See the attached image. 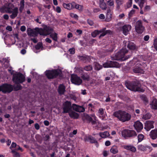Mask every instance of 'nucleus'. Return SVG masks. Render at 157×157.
Masks as SVG:
<instances>
[{
    "instance_id": "1",
    "label": "nucleus",
    "mask_w": 157,
    "mask_h": 157,
    "mask_svg": "<svg viewBox=\"0 0 157 157\" xmlns=\"http://www.w3.org/2000/svg\"><path fill=\"white\" fill-rule=\"evenodd\" d=\"M124 84L128 89L135 92H144V90L141 88V85L140 82L137 80L132 81H126Z\"/></svg>"
},
{
    "instance_id": "2",
    "label": "nucleus",
    "mask_w": 157,
    "mask_h": 157,
    "mask_svg": "<svg viewBox=\"0 0 157 157\" xmlns=\"http://www.w3.org/2000/svg\"><path fill=\"white\" fill-rule=\"evenodd\" d=\"M113 115L122 122L128 121L131 118V114L124 111L120 110L115 111Z\"/></svg>"
},
{
    "instance_id": "3",
    "label": "nucleus",
    "mask_w": 157,
    "mask_h": 157,
    "mask_svg": "<svg viewBox=\"0 0 157 157\" xmlns=\"http://www.w3.org/2000/svg\"><path fill=\"white\" fill-rule=\"evenodd\" d=\"M128 52V50L122 48L117 53H115L112 57V59L116 60H120L121 61H124L128 59L130 57V56H125V55L126 53Z\"/></svg>"
},
{
    "instance_id": "4",
    "label": "nucleus",
    "mask_w": 157,
    "mask_h": 157,
    "mask_svg": "<svg viewBox=\"0 0 157 157\" xmlns=\"http://www.w3.org/2000/svg\"><path fill=\"white\" fill-rule=\"evenodd\" d=\"M45 74L48 79H52L56 78L58 76H61L62 73L60 70L54 69L51 70H46Z\"/></svg>"
},
{
    "instance_id": "5",
    "label": "nucleus",
    "mask_w": 157,
    "mask_h": 157,
    "mask_svg": "<svg viewBox=\"0 0 157 157\" xmlns=\"http://www.w3.org/2000/svg\"><path fill=\"white\" fill-rule=\"evenodd\" d=\"M43 28L38 29V33L42 36H47L50 34L53 31V29L50 26L44 25L43 26Z\"/></svg>"
},
{
    "instance_id": "6",
    "label": "nucleus",
    "mask_w": 157,
    "mask_h": 157,
    "mask_svg": "<svg viewBox=\"0 0 157 157\" xmlns=\"http://www.w3.org/2000/svg\"><path fill=\"white\" fill-rule=\"evenodd\" d=\"M12 80L15 84L22 83L25 81V77L22 73L18 72L13 75Z\"/></svg>"
},
{
    "instance_id": "7",
    "label": "nucleus",
    "mask_w": 157,
    "mask_h": 157,
    "mask_svg": "<svg viewBox=\"0 0 157 157\" xmlns=\"http://www.w3.org/2000/svg\"><path fill=\"white\" fill-rule=\"evenodd\" d=\"M121 134L122 136L126 139L128 138L134 137L137 136V134L135 131L129 129L123 130L122 131Z\"/></svg>"
},
{
    "instance_id": "8",
    "label": "nucleus",
    "mask_w": 157,
    "mask_h": 157,
    "mask_svg": "<svg viewBox=\"0 0 157 157\" xmlns=\"http://www.w3.org/2000/svg\"><path fill=\"white\" fill-rule=\"evenodd\" d=\"M13 90V86L11 84L5 83L0 86V92L4 93H10Z\"/></svg>"
},
{
    "instance_id": "9",
    "label": "nucleus",
    "mask_w": 157,
    "mask_h": 157,
    "mask_svg": "<svg viewBox=\"0 0 157 157\" xmlns=\"http://www.w3.org/2000/svg\"><path fill=\"white\" fill-rule=\"evenodd\" d=\"M135 26L136 31L138 34H141L145 30V28L143 25L142 21L140 20L136 22Z\"/></svg>"
},
{
    "instance_id": "10",
    "label": "nucleus",
    "mask_w": 157,
    "mask_h": 157,
    "mask_svg": "<svg viewBox=\"0 0 157 157\" xmlns=\"http://www.w3.org/2000/svg\"><path fill=\"white\" fill-rule=\"evenodd\" d=\"M63 113H69L72 111L71 103L70 101H66L63 104Z\"/></svg>"
},
{
    "instance_id": "11",
    "label": "nucleus",
    "mask_w": 157,
    "mask_h": 157,
    "mask_svg": "<svg viewBox=\"0 0 157 157\" xmlns=\"http://www.w3.org/2000/svg\"><path fill=\"white\" fill-rule=\"evenodd\" d=\"M119 63L116 61H108L103 64L102 67L104 68L119 67Z\"/></svg>"
},
{
    "instance_id": "12",
    "label": "nucleus",
    "mask_w": 157,
    "mask_h": 157,
    "mask_svg": "<svg viewBox=\"0 0 157 157\" xmlns=\"http://www.w3.org/2000/svg\"><path fill=\"white\" fill-rule=\"evenodd\" d=\"M71 81L72 83L77 85L81 84L82 82V79L79 77L75 74L71 75Z\"/></svg>"
},
{
    "instance_id": "13",
    "label": "nucleus",
    "mask_w": 157,
    "mask_h": 157,
    "mask_svg": "<svg viewBox=\"0 0 157 157\" xmlns=\"http://www.w3.org/2000/svg\"><path fill=\"white\" fill-rule=\"evenodd\" d=\"M124 43H125V46L127 45V48L129 50L132 51H136L137 50V47L134 43L130 41L126 42L124 41Z\"/></svg>"
},
{
    "instance_id": "14",
    "label": "nucleus",
    "mask_w": 157,
    "mask_h": 157,
    "mask_svg": "<svg viewBox=\"0 0 157 157\" xmlns=\"http://www.w3.org/2000/svg\"><path fill=\"white\" fill-rule=\"evenodd\" d=\"M154 122L153 121H147L145 123L144 129L147 131L154 128L153 124Z\"/></svg>"
},
{
    "instance_id": "15",
    "label": "nucleus",
    "mask_w": 157,
    "mask_h": 157,
    "mask_svg": "<svg viewBox=\"0 0 157 157\" xmlns=\"http://www.w3.org/2000/svg\"><path fill=\"white\" fill-rule=\"evenodd\" d=\"M138 149L140 151H147L149 152L151 151L152 150V148L150 146L147 145L144 146L142 144L139 145L138 146Z\"/></svg>"
},
{
    "instance_id": "16",
    "label": "nucleus",
    "mask_w": 157,
    "mask_h": 157,
    "mask_svg": "<svg viewBox=\"0 0 157 157\" xmlns=\"http://www.w3.org/2000/svg\"><path fill=\"white\" fill-rule=\"evenodd\" d=\"M0 11L1 13H11L12 12V8L9 6H4L0 8Z\"/></svg>"
},
{
    "instance_id": "17",
    "label": "nucleus",
    "mask_w": 157,
    "mask_h": 157,
    "mask_svg": "<svg viewBox=\"0 0 157 157\" xmlns=\"http://www.w3.org/2000/svg\"><path fill=\"white\" fill-rule=\"evenodd\" d=\"M131 26L129 25H125L122 27L121 30L124 35L126 36L128 33L131 30Z\"/></svg>"
},
{
    "instance_id": "18",
    "label": "nucleus",
    "mask_w": 157,
    "mask_h": 157,
    "mask_svg": "<svg viewBox=\"0 0 157 157\" xmlns=\"http://www.w3.org/2000/svg\"><path fill=\"white\" fill-rule=\"evenodd\" d=\"M134 126L136 131L138 132L141 131L143 128L142 124L139 121H137L134 123Z\"/></svg>"
},
{
    "instance_id": "19",
    "label": "nucleus",
    "mask_w": 157,
    "mask_h": 157,
    "mask_svg": "<svg viewBox=\"0 0 157 157\" xmlns=\"http://www.w3.org/2000/svg\"><path fill=\"white\" fill-rule=\"evenodd\" d=\"M150 105L152 109L157 110V99L152 98L150 101Z\"/></svg>"
},
{
    "instance_id": "20",
    "label": "nucleus",
    "mask_w": 157,
    "mask_h": 157,
    "mask_svg": "<svg viewBox=\"0 0 157 157\" xmlns=\"http://www.w3.org/2000/svg\"><path fill=\"white\" fill-rule=\"evenodd\" d=\"M66 87L63 84H60L58 86V92L60 95H63L66 92Z\"/></svg>"
},
{
    "instance_id": "21",
    "label": "nucleus",
    "mask_w": 157,
    "mask_h": 157,
    "mask_svg": "<svg viewBox=\"0 0 157 157\" xmlns=\"http://www.w3.org/2000/svg\"><path fill=\"white\" fill-rule=\"evenodd\" d=\"M38 30L36 31L35 30L32 29L31 28H28L27 29V32L28 35L30 36L35 37L37 36L38 32Z\"/></svg>"
},
{
    "instance_id": "22",
    "label": "nucleus",
    "mask_w": 157,
    "mask_h": 157,
    "mask_svg": "<svg viewBox=\"0 0 157 157\" xmlns=\"http://www.w3.org/2000/svg\"><path fill=\"white\" fill-rule=\"evenodd\" d=\"M73 105L74 110L77 112H83L85 111V108L82 106L77 105L75 104H73Z\"/></svg>"
},
{
    "instance_id": "23",
    "label": "nucleus",
    "mask_w": 157,
    "mask_h": 157,
    "mask_svg": "<svg viewBox=\"0 0 157 157\" xmlns=\"http://www.w3.org/2000/svg\"><path fill=\"white\" fill-rule=\"evenodd\" d=\"M78 58L81 60L84 61L85 62H89L91 60L90 56L86 55L79 56Z\"/></svg>"
},
{
    "instance_id": "24",
    "label": "nucleus",
    "mask_w": 157,
    "mask_h": 157,
    "mask_svg": "<svg viewBox=\"0 0 157 157\" xmlns=\"http://www.w3.org/2000/svg\"><path fill=\"white\" fill-rule=\"evenodd\" d=\"M113 12L110 8H108L107 10V13L106 14V21H110L112 17Z\"/></svg>"
},
{
    "instance_id": "25",
    "label": "nucleus",
    "mask_w": 157,
    "mask_h": 157,
    "mask_svg": "<svg viewBox=\"0 0 157 157\" xmlns=\"http://www.w3.org/2000/svg\"><path fill=\"white\" fill-rule=\"evenodd\" d=\"M12 14L10 16V17L12 19L15 18L17 15L18 13V8L16 7L13 9H12Z\"/></svg>"
},
{
    "instance_id": "26",
    "label": "nucleus",
    "mask_w": 157,
    "mask_h": 157,
    "mask_svg": "<svg viewBox=\"0 0 157 157\" xmlns=\"http://www.w3.org/2000/svg\"><path fill=\"white\" fill-rule=\"evenodd\" d=\"M133 71L135 73L144 74V70L140 67L138 66H136L133 69Z\"/></svg>"
},
{
    "instance_id": "27",
    "label": "nucleus",
    "mask_w": 157,
    "mask_h": 157,
    "mask_svg": "<svg viewBox=\"0 0 157 157\" xmlns=\"http://www.w3.org/2000/svg\"><path fill=\"white\" fill-rule=\"evenodd\" d=\"M149 136L152 140L157 138V129L152 130L150 132Z\"/></svg>"
},
{
    "instance_id": "28",
    "label": "nucleus",
    "mask_w": 157,
    "mask_h": 157,
    "mask_svg": "<svg viewBox=\"0 0 157 157\" xmlns=\"http://www.w3.org/2000/svg\"><path fill=\"white\" fill-rule=\"evenodd\" d=\"M123 147L124 149L128 150L132 152H135L136 151V147L131 145H124Z\"/></svg>"
},
{
    "instance_id": "29",
    "label": "nucleus",
    "mask_w": 157,
    "mask_h": 157,
    "mask_svg": "<svg viewBox=\"0 0 157 157\" xmlns=\"http://www.w3.org/2000/svg\"><path fill=\"white\" fill-rule=\"evenodd\" d=\"M81 77L84 81H89L90 80L89 75L86 72H82L81 74Z\"/></svg>"
},
{
    "instance_id": "30",
    "label": "nucleus",
    "mask_w": 157,
    "mask_h": 157,
    "mask_svg": "<svg viewBox=\"0 0 157 157\" xmlns=\"http://www.w3.org/2000/svg\"><path fill=\"white\" fill-rule=\"evenodd\" d=\"M73 2H72L71 3L67 4L66 3H63V6L64 8L67 9L68 10H71L73 9Z\"/></svg>"
},
{
    "instance_id": "31",
    "label": "nucleus",
    "mask_w": 157,
    "mask_h": 157,
    "mask_svg": "<svg viewBox=\"0 0 157 157\" xmlns=\"http://www.w3.org/2000/svg\"><path fill=\"white\" fill-rule=\"evenodd\" d=\"M69 114L71 118L74 119L78 118L79 116V114L78 113L73 111L70 112L69 113Z\"/></svg>"
},
{
    "instance_id": "32",
    "label": "nucleus",
    "mask_w": 157,
    "mask_h": 157,
    "mask_svg": "<svg viewBox=\"0 0 157 157\" xmlns=\"http://www.w3.org/2000/svg\"><path fill=\"white\" fill-rule=\"evenodd\" d=\"M105 29H101V30H95L94 32L92 33L91 35L93 37H95L97 35L101 33L103 31H104Z\"/></svg>"
},
{
    "instance_id": "33",
    "label": "nucleus",
    "mask_w": 157,
    "mask_h": 157,
    "mask_svg": "<svg viewBox=\"0 0 157 157\" xmlns=\"http://www.w3.org/2000/svg\"><path fill=\"white\" fill-rule=\"evenodd\" d=\"M73 9L75 8L80 11H82L83 9L82 6L79 5L75 2H73Z\"/></svg>"
},
{
    "instance_id": "34",
    "label": "nucleus",
    "mask_w": 157,
    "mask_h": 157,
    "mask_svg": "<svg viewBox=\"0 0 157 157\" xmlns=\"http://www.w3.org/2000/svg\"><path fill=\"white\" fill-rule=\"evenodd\" d=\"M73 9L75 8L80 11H82L83 9L82 6L79 5L75 2H73Z\"/></svg>"
},
{
    "instance_id": "35",
    "label": "nucleus",
    "mask_w": 157,
    "mask_h": 157,
    "mask_svg": "<svg viewBox=\"0 0 157 157\" xmlns=\"http://www.w3.org/2000/svg\"><path fill=\"white\" fill-rule=\"evenodd\" d=\"M86 140L89 141L90 143L92 144L97 143V140L96 139L91 136H89L87 137L86 138Z\"/></svg>"
},
{
    "instance_id": "36",
    "label": "nucleus",
    "mask_w": 157,
    "mask_h": 157,
    "mask_svg": "<svg viewBox=\"0 0 157 157\" xmlns=\"http://www.w3.org/2000/svg\"><path fill=\"white\" fill-rule=\"evenodd\" d=\"M110 151L113 154L117 153L118 152L117 147L115 145L112 146L110 149Z\"/></svg>"
},
{
    "instance_id": "37",
    "label": "nucleus",
    "mask_w": 157,
    "mask_h": 157,
    "mask_svg": "<svg viewBox=\"0 0 157 157\" xmlns=\"http://www.w3.org/2000/svg\"><path fill=\"white\" fill-rule=\"evenodd\" d=\"M94 63V69L97 71H99L103 67L98 62H95Z\"/></svg>"
},
{
    "instance_id": "38",
    "label": "nucleus",
    "mask_w": 157,
    "mask_h": 157,
    "mask_svg": "<svg viewBox=\"0 0 157 157\" xmlns=\"http://www.w3.org/2000/svg\"><path fill=\"white\" fill-rule=\"evenodd\" d=\"M99 135L102 138H105L109 136V134L108 132H103L100 133Z\"/></svg>"
},
{
    "instance_id": "39",
    "label": "nucleus",
    "mask_w": 157,
    "mask_h": 157,
    "mask_svg": "<svg viewBox=\"0 0 157 157\" xmlns=\"http://www.w3.org/2000/svg\"><path fill=\"white\" fill-rule=\"evenodd\" d=\"M43 44L42 42H39L35 46V48L36 50H39L41 49V50H43Z\"/></svg>"
},
{
    "instance_id": "40",
    "label": "nucleus",
    "mask_w": 157,
    "mask_h": 157,
    "mask_svg": "<svg viewBox=\"0 0 157 157\" xmlns=\"http://www.w3.org/2000/svg\"><path fill=\"white\" fill-rule=\"evenodd\" d=\"M50 37L52 38V40L55 41H57V34L56 33H51L50 34Z\"/></svg>"
},
{
    "instance_id": "41",
    "label": "nucleus",
    "mask_w": 157,
    "mask_h": 157,
    "mask_svg": "<svg viewBox=\"0 0 157 157\" xmlns=\"http://www.w3.org/2000/svg\"><path fill=\"white\" fill-rule=\"evenodd\" d=\"M100 7L103 10H105L107 8V5L104 2H99Z\"/></svg>"
},
{
    "instance_id": "42",
    "label": "nucleus",
    "mask_w": 157,
    "mask_h": 157,
    "mask_svg": "<svg viewBox=\"0 0 157 157\" xmlns=\"http://www.w3.org/2000/svg\"><path fill=\"white\" fill-rule=\"evenodd\" d=\"M11 152L13 157H20V155L19 153L16 151V150H12Z\"/></svg>"
},
{
    "instance_id": "43",
    "label": "nucleus",
    "mask_w": 157,
    "mask_h": 157,
    "mask_svg": "<svg viewBox=\"0 0 157 157\" xmlns=\"http://www.w3.org/2000/svg\"><path fill=\"white\" fill-rule=\"evenodd\" d=\"M151 115L149 113H147L143 115L142 118L143 119L148 120L151 117Z\"/></svg>"
},
{
    "instance_id": "44",
    "label": "nucleus",
    "mask_w": 157,
    "mask_h": 157,
    "mask_svg": "<svg viewBox=\"0 0 157 157\" xmlns=\"http://www.w3.org/2000/svg\"><path fill=\"white\" fill-rule=\"evenodd\" d=\"M144 136L143 134H139L137 136L138 142H141L144 140Z\"/></svg>"
},
{
    "instance_id": "45",
    "label": "nucleus",
    "mask_w": 157,
    "mask_h": 157,
    "mask_svg": "<svg viewBox=\"0 0 157 157\" xmlns=\"http://www.w3.org/2000/svg\"><path fill=\"white\" fill-rule=\"evenodd\" d=\"M92 67L91 65L85 66L84 67V70L87 71H90L92 70Z\"/></svg>"
},
{
    "instance_id": "46",
    "label": "nucleus",
    "mask_w": 157,
    "mask_h": 157,
    "mask_svg": "<svg viewBox=\"0 0 157 157\" xmlns=\"http://www.w3.org/2000/svg\"><path fill=\"white\" fill-rule=\"evenodd\" d=\"M98 112L101 116L102 119L103 120L104 118V116L103 115L104 113V109L102 108H100L99 109Z\"/></svg>"
},
{
    "instance_id": "47",
    "label": "nucleus",
    "mask_w": 157,
    "mask_h": 157,
    "mask_svg": "<svg viewBox=\"0 0 157 157\" xmlns=\"http://www.w3.org/2000/svg\"><path fill=\"white\" fill-rule=\"evenodd\" d=\"M17 85L14 87V90L16 91H17L21 90L22 88V86L19 84H16Z\"/></svg>"
},
{
    "instance_id": "48",
    "label": "nucleus",
    "mask_w": 157,
    "mask_h": 157,
    "mask_svg": "<svg viewBox=\"0 0 157 157\" xmlns=\"http://www.w3.org/2000/svg\"><path fill=\"white\" fill-rule=\"evenodd\" d=\"M153 45L155 49L157 51V37H155L154 39Z\"/></svg>"
},
{
    "instance_id": "49",
    "label": "nucleus",
    "mask_w": 157,
    "mask_h": 157,
    "mask_svg": "<svg viewBox=\"0 0 157 157\" xmlns=\"http://www.w3.org/2000/svg\"><path fill=\"white\" fill-rule=\"evenodd\" d=\"M85 118L86 120L88 121L89 123L92 120V118L88 114H86V115Z\"/></svg>"
},
{
    "instance_id": "50",
    "label": "nucleus",
    "mask_w": 157,
    "mask_h": 157,
    "mask_svg": "<svg viewBox=\"0 0 157 157\" xmlns=\"http://www.w3.org/2000/svg\"><path fill=\"white\" fill-rule=\"evenodd\" d=\"M70 16L71 17L74 18L77 20H78V16L76 14H75L74 13H70Z\"/></svg>"
},
{
    "instance_id": "51",
    "label": "nucleus",
    "mask_w": 157,
    "mask_h": 157,
    "mask_svg": "<svg viewBox=\"0 0 157 157\" xmlns=\"http://www.w3.org/2000/svg\"><path fill=\"white\" fill-rule=\"evenodd\" d=\"M145 0H140L139 6L141 9H142V8L143 7L145 3Z\"/></svg>"
},
{
    "instance_id": "52",
    "label": "nucleus",
    "mask_w": 157,
    "mask_h": 157,
    "mask_svg": "<svg viewBox=\"0 0 157 157\" xmlns=\"http://www.w3.org/2000/svg\"><path fill=\"white\" fill-rule=\"evenodd\" d=\"M116 2L117 4V7H119L120 6L122 5L123 2L122 0H116Z\"/></svg>"
},
{
    "instance_id": "53",
    "label": "nucleus",
    "mask_w": 157,
    "mask_h": 157,
    "mask_svg": "<svg viewBox=\"0 0 157 157\" xmlns=\"http://www.w3.org/2000/svg\"><path fill=\"white\" fill-rule=\"evenodd\" d=\"M17 145L16 143L13 142L12 143L10 148L11 150H13V148H15L17 147Z\"/></svg>"
},
{
    "instance_id": "54",
    "label": "nucleus",
    "mask_w": 157,
    "mask_h": 157,
    "mask_svg": "<svg viewBox=\"0 0 157 157\" xmlns=\"http://www.w3.org/2000/svg\"><path fill=\"white\" fill-rule=\"evenodd\" d=\"M135 10H131L129 13L128 17L129 18H130L132 17L134 13Z\"/></svg>"
},
{
    "instance_id": "55",
    "label": "nucleus",
    "mask_w": 157,
    "mask_h": 157,
    "mask_svg": "<svg viewBox=\"0 0 157 157\" xmlns=\"http://www.w3.org/2000/svg\"><path fill=\"white\" fill-rule=\"evenodd\" d=\"M132 0H128V1L127 3V7L128 8H129L131 7L132 4Z\"/></svg>"
},
{
    "instance_id": "56",
    "label": "nucleus",
    "mask_w": 157,
    "mask_h": 157,
    "mask_svg": "<svg viewBox=\"0 0 157 157\" xmlns=\"http://www.w3.org/2000/svg\"><path fill=\"white\" fill-rule=\"evenodd\" d=\"M105 29L104 31H103V32H102L101 33H102L101 34V35H100V36L99 37V38H101L102 37H103L105 36L106 35V33H105V30L106 29V28H104L103 29Z\"/></svg>"
},
{
    "instance_id": "57",
    "label": "nucleus",
    "mask_w": 157,
    "mask_h": 157,
    "mask_svg": "<svg viewBox=\"0 0 157 157\" xmlns=\"http://www.w3.org/2000/svg\"><path fill=\"white\" fill-rule=\"evenodd\" d=\"M141 99L144 102H147V99L146 96L144 95H142L141 96Z\"/></svg>"
},
{
    "instance_id": "58",
    "label": "nucleus",
    "mask_w": 157,
    "mask_h": 157,
    "mask_svg": "<svg viewBox=\"0 0 157 157\" xmlns=\"http://www.w3.org/2000/svg\"><path fill=\"white\" fill-rule=\"evenodd\" d=\"M108 5L110 6H112L114 5V2L112 0L108 1L107 2Z\"/></svg>"
},
{
    "instance_id": "59",
    "label": "nucleus",
    "mask_w": 157,
    "mask_h": 157,
    "mask_svg": "<svg viewBox=\"0 0 157 157\" xmlns=\"http://www.w3.org/2000/svg\"><path fill=\"white\" fill-rule=\"evenodd\" d=\"M75 49L74 48H71L69 49V51L70 52V53L71 54H73L75 53Z\"/></svg>"
},
{
    "instance_id": "60",
    "label": "nucleus",
    "mask_w": 157,
    "mask_h": 157,
    "mask_svg": "<svg viewBox=\"0 0 157 157\" xmlns=\"http://www.w3.org/2000/svg\"><path fill=\"white\" fill-rule=\"evenodd\" d=\"M87 22L88 24L90 26H92L94 24V22L93 21L89 19L87 20Z\"/></svg>"
},
{
    "instance_id": "61",
    "label": "nucleus",
    "mask_w": 157,
    "mask_h": 157,
    "mask_svg": "<svg viewBox=\"0 0 157 157\" xmlns=\"http://www.w3.org/2000/svg\"><path fill=\"white\" fill-rule=\"evenodd\" d=\"M14 150H16V151L20 150L21 152H23V150L22 149V148L19 145H17V147H16L15 149H14Z\"/></svg>"
},
{
    "instance_id": "62",
    "label": "nucleus",
    "mask_w": 157,
    "mask_h": 157,
    "mask_svg": "<svg viewBox=\"0 0 157 157\" xmlns=\"http://www.w3.org/2000/svg\"><path fill=\"white\" fill-rule=\"evenodd\" d=\"M34 127L36 129L38 130L40 129V126L38 123H36L34 124Z\"/></svg>"
},
{
    "instance_id": "63",
    "label": "nucleus",
    "mask_w": 157,
    "mask_h": 157,
    "mask_svg": "<svg viewBox=\"0 0 157 157\" xmlns=\"http://www.w3.org/2000/svg\"><path fill=\"white\" fill-rule=\"evenodd\" d=\"M50 137L49 135L47 134L46 135L45 137L44 138L45 141H47L49 139H50Z\"/></svg>"
},
{
    "instance_id": "64",
    "label": "nucleus",
    "mask_w": 157,
    "mask_h": 157,
    "mask_svg": "<svg viewBox=\"0 0 157 157\" xmlns=\"http://www.w3.org/2000/svg\"><path fill=\"white\" fill-rule=\"evenodd\" d=\"M56 11L58 13H60L61 12L60 8L59 6H57L56 7Z\"/></svg>"
}]
</instances>
